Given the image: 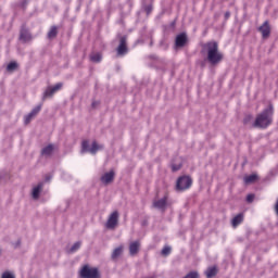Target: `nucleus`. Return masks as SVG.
Here are the masks:
<instances>
[{"mask_svg": "<svg viewBox=\"0 0 278 278\" xmlns=\"http://www.w3.org/2000/svg\"><path fill=\"white\" fill-rule=\"evenodd\" d=\"M203 52L206 53V61L211 66H216L223 62V52L218 51V42L210 41L203 46Z\"/></svg>", "mask_w": 278, "mask_h": 278, "instance_id": "obj_1", "label": "nucleus"}, {"mask_svg": "<svg viewBox=\"0 0 278 278\" xmlns=\"http://www.w3.org/2000/svg\"><path fill=\"white\" fill-rule=\"evenodd\" d=\"M273 124V105H269L261 114H258L254 122V127L266 129V127Z\"/></svg>", "mask_w": 278, "mask_h": 278, "instance_id": "obj_2", "label": "nucleus"}, {"mask_svg": "<svg viewBox=\"0 0 278 278\" xmlns=\"http://www.w3.org/2000/svg\"><path fill=\"white\" fill-rule=\"evenodd\" d=\"M101 149H103V146L99 144L97 141H92L91 144L88 141H83L81 143L83 153H91V155H94V153L101 151Z\"/></svg>", "mask_w": 278, "mask_h": 278, "instance_id": "obj_3", "label": "nucleus"}, {"mask_svg": "<svg viewBox=\"0 0 278 278\" xmlns=\"http://www.w3.org/2000/svg\"><path fill=\"white\" fill-rule=\"evenodd\" d=\"M190 186H192V178L189 176H181L176 181L177 192H184V190H188Z\"/></svg>", "mask_w": 278, "mask_h": 278, "instance_id": "obj_4", "label": "nucleus"}, {"mask_svg": "<svg viewBox=\"0 0 278 278\" xmlns=\"http://www.w3.org/2000/svg\"><path fill=\"white\" fill-rule=\"evenodd\" d=\"M81 278H99V269L85 265L80 270Z\"/></svg>", "mask_w": 278, "mask_h": 278, "instance_id": "obj_5", "label": "nucleus"}, {"mask_svg": "<svg viewBox=\"0 0 278 278\" xmlns=\"http://www.w3.org/2000/svg\"><path fill=\"white\" fill-rule=\"evenodd\" d=\"M118 211H114L110 214L105 227L106 229H116V226L118 225Z\"/></svg>", "mask_w": 278, "mask_h": 278, "instance_id": "obj_6", "label": "nucleus"}, {"mask_svg": "<svg viewBox=\"0 0 278 278\" xmlns=\"http://www.w3.org/2000/svg\"><path fill=\"white\" fill-rule=\"evenodd\" d=\"M153 207L160 210L161 212H164V210L168 207V195H164L163 198L155 200L153 202Z\"/></svg>", "mask_w": 278, "mask_h": 278, "instance_id": "obj_7", "label": "nucleus"}, {"mask_svg": "<svg viewBox=\"0 0 278 278\" xmlns=\"http://www.w3.org/2000/svg\"><path fill=\"white\" fill-rule=\"evenodd\" d=\"M59 90H62V83H59L53 87H48L43 92V99H49V97L54 96Z\"/></svg>", "mask_w": 278, "mask_h": 278, "instance_id": "obj_8", "label": "nucleus"}, {"mask_svg": "<svg viewBox=\"0 0 278 278\" xmlns=\"http://www.w3.org/2000/svg\"><path fill=\"white\" fill-rule=\"evenodd\" d=\"M127 53V37H121L119 46L117 47V55H125Z\"/></svg>", "mask_w": 278, "mask_h": 278, "instance_id": "obj_9", "label": "nucleus"}, {"mask_svg": "<svg viewBox=\"0 0 278 278\" xmlns=\"http://www.w3.org/2000/svg\"><path fill=\"white\" fill-rule=\"evenodd\" d=\"M186 42H188V36L185 33L177 35L175 45L177 48L186 47Z\"/></svg>", "mask_w": 278, "mask_h": 278, "instance_id": "obj_10", "label": "nucleus"}, {"mask_svg": "<svg viewBox=\"0 0 278 278\" xmlns=\"http://www.w3.org/2000/svg\"><path fill=\"white\" fill-rule=\"evenodd\" d=\"M258 30L261 31L263 38H268L270 36V25H268V22H265Z\"/></svg>", "mask_w": 278, "mask_h": 278, "instance_id": "obj_11", "label": "nucleus"}, {"mask_svg": "<svg viewBox=\"0 0 278 278\" xmlns=\"http://www.w3.org/2000/svg\"><path fill=\"white\" fill-rule=\"evenodd\" d=\"M101 181L102 184H112V181H114V170H110L102 175Z\"/></svg>", "mask_w": 278, "mask_h": 278, "instance_id": "obj_12", "label": "nucleus"}, {"mask_svg": "<svg viewBox=\"0 0 278 278\" xmlns=\"http://www.w3.org/2000/svg\"><path fill=\"white\" fill-rule=\"evenodd\" d=\"M20 40H22V42H29V40H31V34H29L27 29L22 28L20 34Z\"/></svg>", "mask_w": 278, "mask_h": 278, "instance_id": "obj_13", "label": "nucleus"}, {"mask_svg": "<svg viewBox=\"0 0 278 278\" xmlns=\"http://www.w3.org/2000/svg\"><path fill=\"white\" fill-rule=\"evenodd\" d=\"M40 110H41L40 105H38L35 109H33L31 112L28 115L25 116V124L26 125L29 124L31 122V118L34 116H36V114H38V112H40Z\"/></svg>", "mask_w": 278, "mask_h": 278, "instance_id": "obj_14", "label": "nucleus"}, {"mask_svg": "<svg viewBox=\"0 0 278 278\" xmlns=\"http://www.w3.org/2000/svg\"><path fill=\"white\" fill-rule=\"evenodd\" d=\"M139 249H140V242L139 241L131 242L130 245H129L130 255H136V253H138Z\"/></svg>", "mask_w": 278, "mask_h": 278, "instance_id": "obj_15", "label": "nucleus"}, {"mask_svg": "<svg viewBox=\"0 0 278 278\" xmlns=\"http://www.w3.org/2000/svg\"><path fill=\"white\" fill-rule=\"evenodd\" d=\"M42 182H39L36 187L33 188V199H38L40 197V192L42 191Z\"/></svg>", "mask_w": 278, "mask_h": 278, "instance_id": "obj_16", "label": "nucleus"}, {"mask_svg": "<svg viewBox=\"0 0 278 278\" xmlns=\"http://www.w3.org/2000/svg\"><path fill=\"white\" fill-rule=\"evenodd\" d=\"M54 149H55V147H53V144H49L42 149L41 155H45V157H49V155H51V153H53Z\"/></svg>", "mask_w": 278, "mask_h": 278, "instance_id": "obj_17", "label": "nucleus"}, {"mask_svg": "<svg viewBox=\"0 0 278 278\" xmlns=\"http://www.w3.org/2000/svg\"><path fill=\"white\" fill-rule=\"evenodd\" d=\"M244 220V215L242 213L238 214L232 218V227H238L240 223Z\"/></svg>", "mask_w": 278, "mask_h": 278, "instance_id": "obj_18", "label": "nucleus"}, {"mask_svg": "<svg viewBox=\"0 0 278 278\" xmlns=\"http://www.w3.org/2000/svg\"><path fill=\"white\" fill-rule=\"evenodd\" d=\"M216 273H218L216 267H208L205 271V275L207 278H212V277H216Z\"/></svg>", "mask_w": 278, "mask_h": 278, "instance_id": "obj_19", "label": "nucleus"}, {"mask_svg": "<svg viewBox=\"0 0 278 278\" xmlns=\"http://www.w3.org/2000/svg\"><path fill=\"white\" fill-rule=\"evenodd\" d=\"M90 60H91V62H101V60H102L101 53H99V52L91 53Z\"/></svg>", "mask_w": 278, "mask_h": 278, "instance_id": "obj_20", "label": "nucleus"}, {"mask_svg": "<svg viewBox=\"0 0 278 278\" xmlns=\"http://www.w3.org/2000/svg\"><path fill=\"white\" fill-rule=\"evenodd\" d=\"M255 179H257V175L252 174V175H249V176L244 177V182L245 184H253V181H255Z\"/></svg>", "mask_w": 278, "mask_h": 278, "instance_id": "obj_21", "label": "nucleus"}, {"mask_svg": "<svg viewBox=\"0 0 278 278\" xmlns=\"http://www.w3.org/2000/svg\"><path fill=\"white\" fill-rule=\"evenodd\" d=\"M121 253H123V247L116 248V249L113 251V253H112L113 260H116V257H119Z\"/></svg>", "mask_w": 278, "mask_h": 278, "instance_id": "obj_22", "label": "nucleus"}, {"mask_svg": "<svg viewBox=\"0 0 278 278\" xmlns=\"http://www.w3.org/2000/svg\"><path fill=\"white\" fill-rule=\"evenodd\" d=\"M80 247H81V242L77 241L71 247L70 253H75V251H79Z\"/></svg>", "mask_w": 278, "mask_h": 278, "instance_id": "obj_23", "label": "nucleus"}, {"mask_svg": "<svg viewBox=\"0 0 278 278\" xmlns=\"http://www.w3.org/2000/svg\"><path fill=\"white\" fill-rule=\"evenodd\" d=\"M55 36H58V28L53 26L48 33V38H55Z\"/></svg>", "mask_w": 278, "mask_h": 278, "instance_id": "obj_24", "label": "nucleus"}, {"mask_svg": "<svg viewBox=\"0 0 278 278\" xmlns=\"http://www.w3.org/2000/svg\"><path fill=\"white\" fill-rule=\"evenodd\" d=\"M18 66V64H16V62H11L8 64L7 66V71L12 72L15 71V68Z\"/></svg>", "mask_w": 278, "mask_h": 278, "instance_id": "obj_25", "label": "nucleus"}, {"mask_svg": "<svg viewBox=\"0 0 278 278\" xmlns=\"http://www.w3.org/2000/svg\"><path fill=\"white\" fill-rule=\"evenodd\" d=\"M184 278H199V273L197 271H190L187 274Z\"/></svg>", "mask_w": 278, "mask_h": 278, "instance_id": "obj_26", "label": "nucleus"}, {"mask_svg": "<svg viewBox=\"0 0 278 278\" xmlns=\"http://www.w3.org/2000/svg\"><path fill=\"white\" fill-rule=\"evenodd\" d=\"M254 200H255V194H253V193L248 194V197H247L248 203H253Z\"/></svg>", "mask_w": 278, "mask_h": 278, "instance_id": "obj_27", "label": "nucleus"}, {"mask_svg": "<svg viewBox=\"0 0 278 278\" xmlns=\"http://www.w3.org/2000/svg\"><path fill=\"white\" fill-rule=\"evenodd\" d=\"M1 278H15L14 277V274L10 273V271H4L2 274V277Z\"/></svg>", "mask_w": 278, "mask_h": 278, "instance_id": "obj_28", "label": "nucleus"}, {"mask_svg": "<svg viewBox=\"0 0 278 278\" xmlns=\"http://www.w3.org/2000/svg\"><path fill=\"white\" fill-rule=\"evenodd\" d=\"M170 254V247H165L162 250V255H169Z\"/></svg>", "mask_w": 278, "mask_h": 278, "instance_id": "obj_29", "label": "nucleus"}, {"mask_svg": "<svg viewBox=\"0 0 278 278\" xmlns=\"http://www.w3.org/2000/svg\"><path fill=\"white\" fill-rule=\"evenodd\" d=\"M179 168H181V164H178V165L173 164V165H172V170H173L174 173H176V170H179Z\"/></svg>", "mask_w": 278, "mask_h": 278, "instance_id": "obj_30", "label": "nucleus"}, {"mask_svg": "<svg viewBox=\"0 0 278 278\" xmlns=\"http://www.w3.org/2000/svg\"><path fill=\"white\" fill-rule=\"evenodd\" d=\"M144 10H146L147 14H150L151 12H153V7L150 4V5L146 7Z\"/></svg>", "mask_w": 278, "mask_h": 278, "instance_id": "obj_31", "label": "nucleus"}, {"mask_svg": "<svg viewBox=\"0 0 278 278\" xmlns=\"http://www.w3.org/2000/svg\"><path fill=\"white\" fill-rule=\"evenodd\" d=\"M230 15L231 14L229 12H226V14H225L226 18H229Z\"/></svg>", "mask_w": 278, "mask_h": 278, "instance_id": "obj_32", "label": "nucleus"}, {"mask_svg": "<svg viewBox=\"0 0 278 278\" xmlns=\"http://www.w3.org/2000/svg\"><path fill=\"white\" fill-rule=\"evenodd\" d=\"M46 181H51V176H47Z\"/></svg>", "mask_w": 278, "mask_h": 278, "instance_id": "obj_33", "label": "nucleus"}, {"mask_svg": "<svg viewBox=\"0 0 278 278\" xmlns=\"http://www.w3.org/2000/svg\"><path fill=\"white\" fill-rule=\"evenodd\" d=\"M172 27H175V23L172 24Z\"/></svg>", "mask_w": 278, "mask_h": 278, "instance_id": "obj_34", "label": "nucleus"}]
</instances>
